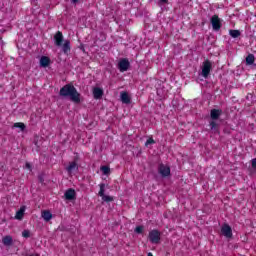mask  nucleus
<instances>
[{"label": "nucleus", "mask_w": 256, "mask_h": 256, "mask_svg": "<svg viewBox=\"0 0 256 256\" xmlns=\"http://www.w3.org/2000/svg\"><path fill=\"white\" fill-rule=\"evenodd\" d=\"M210 73H211V62L209 60H206L203 62V65H202V77H204V79H207Z\"/></svg>", "instance_id": "3"}, {"label": "nucleus", "mask_w": 256, "mask_h": 256, "mask_svg": "<svg viewBox=\"0 0 256 256\" xmlns=\"http://www.w3.org/2000/svg\"><path fill=\"white\" fill-rule=\"evenodd\" d=\"M25 167H26V169H29V171H31V164L26 163V164H25Z\"/></svg>", "instance_id": "31"}, {"label": "nucleus", "mask_w": 256, "mask_h": 256, "mask_svg": "<svg viewBox=\"0 0 256 256\" xmlns=\"http://www.w3.org/2000/svg\"><path fill=\"white\" fill-rule=\"evenodd\" d=\"M130 67V63L129 60H127L126 58L121 59L118 63V69L121 73H125V71H127Z\"/></svg>", "instance_id": "5"}, {"label": "nucleus", "mask_w": 256, "mask_h": 256, "mask_svg": "<svg viewBox=\"0 0 256 256\" xmlns=\"http://www.w3.org/2000/svg\"><path fill=\"white\" fill-rule=\"evenodd\" d=\"M2 243L6 247H9L13 243V238L11 236H5L2 238Z\"/></svg>", "instance_id": "18"}, {"label": "nucleus", "mask_w": 256, "mask_h": 256, "mask_svg": "<svg viewBox=\"0 0 256 256\" xmlns=\"http://www.w3.org/2000/svg\"><path fill=\"white\" fill-rule=\"evenodd\" d=\"M120 99L122 103H125V105H129V103H131V97H129L127 92H121Z\"/></svg>", "instance_id": "11"}, {"label": "nucleus", "mask_w": 256, "mask_h": 256, "mask_svg": "<svg viewBox=\"0 0 256 256\" xmlns=\"http://www.w3.org/2000/svg\"><path fill=\"white\" fill-rule=\"evenodd\" d=\"M253 63H255V56L253 54H249L246 57V64L247 65H253Z\"/></svg>", "instance_id": "20"}, {"label": "nucleus", "mask_w": 256, "mask_h": 256, "mask_svg": "<svg viewBox=\"0 0 256 256\" xmlns=\"http://www.w3.org/2000/svg\"><path fill=\"white\" fill-rule=\"evenodd\" d=\"M252 167L256 169V158L252 159Z\"/></svg>", "instance_id": "29"}, {"label": "nucleus", "mask_w": 256, "mask_h": 256, "mask_svg": "<svg viewBox=\"0 0 256 256\" xmlns=\"http://www.w3.org/2000/svg\"><path fill=\"white\" fill-rule=\"evenodd\" d=\"M169 0H159V5H165L166 3H168Z\"/></svg>", "instance_id": "28"}, {"label": "nucleus", "mask_w": 256, "mask_h": 256, "mask_svg": "<svg viewBox=\"0 0 256 256\" xmlns=\"http://www.w3.org/2000/svg\"><path fill=\"white\" fill-rule=\"evenodd\" d=\"M229 35L233 37V39H237V37L241 36V32L239 30H230Z\"/></svg>", "instance_id": "19"}, {"label": "nucleus", "mask_w": 256, "mask_h": 256, "mask_svg": "<svg viewBox=\"0 0 256 256\" xmlns=\"http://www.w3.org/2000/svg\"><path fill=\"white\" fill-rule=\"evenodd\" d=\"M99 187H100V191L98 192V195H99V197H103V195H105V184H100L99 185Z\"/></svg>", "instance_id": "24"}, {"label": "nucleus", "mask_w": 256, "mask_h": 256, "mask_svg": "<svg viewBox=\"0 0 256 256\" xmlns=\"http://www.w3.org/2000/svg\"><path fill=\"white\" fill-rule=\"evenodd\" d=\"M41 217L42 219H44V221L48 222L51 221V219H53V214H51V212L48 210H44L42 211Z\"/></svg>", "instance_id": "14"}, {"label": "nucleus", "mask_w": 256, "mask_h": 256, "mask_svg": "<svg viewBox=\"0 0 256 256\" xmlns=\"http://www.w3.org/2000/svg\"><path fill=\"white\" fill-rule=\"evenodd\" d=\"M148 256H153V253L149 252V253H148Z\"/></svg>", "instance_id": "32"}, {"label": "nucleus", "mask_w": 256, "mask_h": 256, "mask_svg": "<svg viewBox=\"0 0 256 256\" xmlns=\"http://www.w3.org/2000/svg\"><path fill=\"white\" fill-rule=\"evenodd\" d=\"M79 165H77V162H70L68 167L66 168V171L71 174L73 171H78Z\"/></svg>", "instance_id": "13"}, {"label": "nucleus", "mask_w": 256, "mask_h": 256, "mask_svg": "<svg viewBox=\"0 0 256 256\" xmlns=\"http://www.w3.org/2000/svg\"><path fill=\"white\" fill-rule=\"evenodd\" d=\"M210 117L211 119H219L221 117V110L213 109L210 112Z\"/></svg>", "instance_id": "17"}, {"label": "nucleus", "mask_w": 256, "mask_h": 256, "mask_svg": "<svg viewBox=\"0 0 256 256\" xmlns=\"http://www.w3.org/2000/svg\"><path fill=\"white\" fill-rule=\"evenodd\" d=\"M102 201H104L105 203H111V201H113V197L112 196H107V195H103L101 196Z\"/></svg>", "instance_id": "22"}, {"label": "nucleus", "mask_w": 256, "mask_h": 256, "mask_svg": "<svg viewBox=\"0 0 256 256\" xmlns=\"http://www.w3.org/2000/svg\"><path fill=\"white\" fill-rule=\"evenodd\" d=\"M22 237H24L25 239H29V237H31V232L29 230H24L22 232Z\"/></svg>", "instance_id": "25"}, {"label": "nucleus", "mask_w": 256, "mask_h": 256, "mask_svg": "<svg viewBox=\"0 0 256 256\" xmlns=\"http://www.w3.org/2000/svg\"><path fill=\"white\" fill-rule=\"evenodd\" d=\"M55 45L57 47H62L63 45V33L58 31L54 36Z\"/></svg>", "instance_id": "8"}, {"label": "nucleus", "mask_w": 256, "mask_h": 256, "mask_svg": "<svg viewBox=\"0 0 256 256\" xmlns=\"http://www.w3.org/2000/svg\"><path fill=\"white\" fill-rule=\"evenodd\" d=\"M159 173L162 175V177H169V175H171V168L161 164L159 167Z\"/></svg>", "instance_id": "7"}, {"label": "nucleus", "mask_w": 256, "mask_h": 256, "mask_svg": "<svg viewBox=\"0 0 256 256\" xmlns=\"http://www.w3.org/2000/svg\"><path fill=\"white\" fill-rule=\"evenodd\" d=\"M93 97L94 99H101L103 97V89L99 87L93 88Z\"/></svg>", "instance_id": "12"}, {"label": "nucleus", "mask_w": 256, "mask_h": 256, "mask_svg": "<svg viewBox=\"0 0 256 256\" xmlns=\"http://www.w3.org/2000/svg\"><path fill=\"white\" fill-rule=\"evenodd\" d=\"M222 235L226 237L227 239H231L233 237V230L231 229V226L229 224H224L221 228Z\"/></svg>", "instance_id": "4"}, {"label": "nucleus", "mask_w": 256, "mask_h": 256, "mask_svg": "<svg viewBox=\"0 0 256 256\" xmlns=\"http://www.w3.org/2000/svg\"><path fill=\"white\" fill-rule=\"evenodd\" d=\"M64 196H65V199H66L67 201H73V199H75V196H76L75 190H73V189H71V188L68 189V190L65 192Z\"/></svg>", "instance_id": "9"}, {"label": "nucleus", "mask_w": 256, "mask_h": 256, "mask_svg": "<svg viewBox=\"0 0 256 256\" xmlns=\"http://www.w3.org/2000/svg\"><path fill=\"white\" fill-rule=\"evenodd\" d=\"M73 1V3H77L79 0H72Z\"/></svg>", "instance_id": "33"}, {"label": "nucleus", "mask_w": 256, "mask_h": 256, "mask_svg": "<svg viewBox=\"0 0 256 256\" xmlns=\"http://www.w3.org/2000/svg\"><path fill=\"white\" fill-rule=\"evenodd\" d=\"M155 144V140L153 138H149L146 143H145V146L146 147H149V145H153Z\"/></svg>", "instance_id": "26"}, {"label": "nucleus", "mask_w": 256, "mask_h": 256, "mask_svg": "<svg viewBox=\"0 0 256 256\" xmlns=\"http://www.w3.org/2000/svg\"><path fill=\"white\" fill-rule=\"evenodd\" d=\"M135 233H143V226H137L136 228H135Z\"/></svg>", "instance_id": "27"}, {"label": "nucleus", "mask_w": 256, "mask_h": 256, "mask_svg": "<svg viewBox=\"0 0 256 256\" xmlns=\"http://www.w3.org/2000/svg\"><path fill=\"white\" fill-rule=\"evenodd\" d=\"M148 239L154 245H157L161 241V232L159 230H151L148 235Z\"/></svg>", "instance_id": "2"}, {"label": "nucleus", "mask_w": 256, "mask_h": 256, "mask_svg": "<svg viewBox=\"0 0 256 256\" xmlns=\"http://www.w3.org/2000/svg\"><path fill=\"white\" fill-rule=\"evenodd\" d=\"M211 129H215V127H217V124L215 122H211L210 123Z\"/></svg>", "instance_id": "30"}, {"label": "nucleus", "mask_w": 256, "mask_h": 256, "mask_svg": "<svg viewBox=\"0 0 256 256\" xmlns=\"http://www.w3.org/2000/svg\"><path fill=\"white\" fill-rule=\"evenodd\" d=\"M14 127L17 128V129H20V131H25V124L24 123H21V122L15 123Z\"/></svg>", "instance_id": "23"}, {"label": "nucleus", "mask_w": 256, "mask_h": 256, "mask_svg": "<svg viewBox=\"0 0 256 256\" xmlns=\"http://www.w3.org/2000/svg\"><path fill=\"white\" fill-rule=\"evenodd\" d=\"M211 24L214 31H219V29H221V19L219 18V16L217 15L212 16Z\"/></svg>", "instance_id": "6"}, {"label": "nucleus", "mask_w": 256, "mask_h": 256, "mask_svg": "<svg viewBox=\"0 0 256 256\" xmlns=\"http://www.w3.org/2000/svg\"><path fill=\"white\" fill-rule=\"evenodd\" d=\"M49 65H51V59L47 56H42L40 58V67L46 68L49 67Z\"/></svg>", "instance_id": "10"}, {"label": "nucleus", "mask_w": 256, "mask_h": 256, "mask_svg": "<svg viewBox=\"0 0 256 256\" xmlns=\"http://www.w3.org/2000/svg\"><path fill=\"white\" fill-rule=\"evenodd\" d=\"M61 97H69L72 103H81V94L77 92L75 86L67 84L60 89Z\"/></svg>", "instance_id": "1"}, {"label": "nucleus", "mask_w": 256, "mask_h": 256, "mask_svg": "<svg viewBox=\"0 0 256 256\" xmlns=\"http://www.w3.org/2000/svg\"><path fill=\"white\" fill-rule=\"evenodd\" d=\"M100 170L102 171L103 175H109L111 173V169L108 166H102Z\"/></svg>", "instance_id": "21"}, {"label": "nucleus", "mask_w": 256, "mask_h": 256, "mask_svg": "<svg viewBox=\"0 0 256 256\" xmlns=\"http://www.w3.org/2000/svg\"><path fill=\"white\" fill-rule=\"evenodd\" d=\"M25 215V206H22L19 211L16 212L15 219L21 221Z\"/></svg>", "instance_id": "16"}, {"label": "nucleus", "mask_w": 256, "mask_h": 256, "mask_svg": "<svg viewBox=\"0 0 256 256\" xmlns=\"http://www.w3.org/2000/svg\"><path fill=\"white\" fill-rule=\"evenodd\" d=\"M63 53L67 54L71 51V42L69 40H65L64 44L62 45Z\"/></svg>", "instance_id": "15"}]
</instances>
